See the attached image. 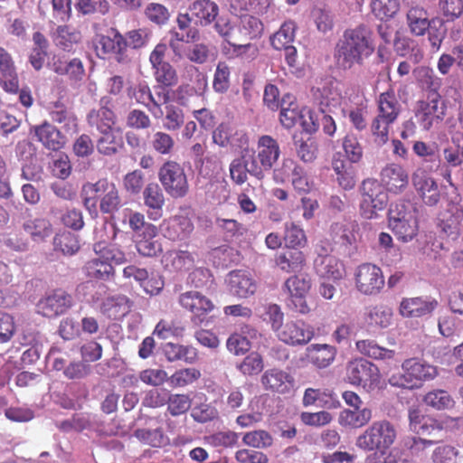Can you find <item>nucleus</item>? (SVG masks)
Wrapping results in <instances>:
<instances>
[{
  "mask_svg": "<svg viewBox=\"0 0 463 463\" xmlns=\"http://www.w3.org/2000/svg\"><path fill=\"white\" fill-rule=\"evenodd\" d=\"M374 50L373 32L368 25L360 24L344 31L335 44L334 55L340 68L350 70L354 65H363Z\"/></svg>",
  "mask_w": 463,
  "mask_h": 463,
  "instance_id": "1",
  "label": "nucleus"
},
{
  "mask_svg": "<svg viewBox=\"0 0 463 463\" xmlns=\"http://www.w3.org/2000/svg\"><path fill=\"white\" fill-rule=\"evenodd\" d=\"M438 368L417 357L405 359L402 364V373L393 374L389 379L392 386L405 389H419L425 382L435 379Z\"/></svg>",
  "mask_w": 463,
  "mask_h": 463,
  "instance_id": "2",
  "label": "nucleus"
},
{
  "mask_svg": "<svg viewBox=\"0 0 463 463\" xmlns=\"http://www.w3.org/2000/svg\"><path fill=\"white\" fill-rule=\"evenodd\" d=\"M397 435V429L392 422L388 420H375L357 437L355 445L366 452L376 450L385 454L395 443Z\"/></svg>",
  "mask_w": 463,
  "mask_h": 463,
  "instance_id": "3",
  "label": "nucleus"
},
{
  "mask_svg": "<svg viewBox=\"0 0 463 463\" xmlns=\"http://www.w3.org/2000/svg\"><path fill=\"white\" fill-rule=\"evenodd\" d=\"M158 179L172 198H183L189 191L186 174L183 166L174 160L165 161L158 171Z\"/></svg>",
  "mask_w": 463,
  "mask_h": 463,
  "instance_id": "4",
  "label": "nucleus"
},
{
  "mask_svg": "<svg viewBox=\"0 0 463 463\" xmlns=\"http://www.w3.org/2000/svg\"><path fill=\"white\" fill-rule=\"evenodd\" d=\"M360 211L363 217L373 219L378 211H383L388 203V195L383 186L376 179L368 178L363 181L360 187Z\"/></svg>",
  "mask_w": 463,
  "mask_h": 463,
  "instance_id": "5",
  "label": "nucleus"
},
{
  "mask_svg": "<svg viewBox=\"0 0 463 463\" xmlns=\"http://www.w3.org/2000/svg\"><path fill=\"white\" fill-rule=\"evenodd\" d=\"M93 43L99 58L105 59L109 55H114L119 63L128 61L127 39L116 28H109L106 34H96Z\"/></svg>",
  "mask_w": 463,
  "mask_h": 463,
  "instance_id": "6",
  "label": "nucleus"
},
{
  "mask_svg": "<svg viewBox=\"0 0 463 463\" xmlns=\"http://www.w3.org/2000/svg\"><path fill=\"white\" fill-rule=\"evenodd\" d=\"M167 49L165 43L156 44L149 55V62L156 83L163 87H173L178 82V74L175 67L165 61Z\"/></svg>",
  "mask_w": 463,
  "mask_h": 463,
  "instance_id": "7",
  "label": "nucleus"
},
{
  "mask_svg": "<svg viewBox=\"0 0 463 463\" xmlns=\"http://www.w3.org/2000/svg\"><path fill=\"white\" fill-rule=\"evenodd\" d=\"M85 194H101L99 208L101 213L110 214L121 207V199L116 184L108 179H99L96 183H87L82 187Z\"/></svg>",
  "mask_w": 463,
  "mask_h": 463,
  "instance_id": "8",
  "label": "nucleus"
},
{
  "mask_svg": "<svg viewBox=\"0 0 463 463\" xmlns=\"http://www.w3.org/2000/svg\"><path fill=\"white\" fill-rule=\"evenodd\" d=\"M346 374L351 384L369 388L376 386L381 380L378 367L364 358L349 362Z\"/></svg>",
  "mask_w": 463,
  "mask_h": 463,
  "instance_id": "9",
  "label": "nucleus"
},
{
  "mask_svg": "<svg viewBox=\"0 0 463 463\" xmlns=\"http://www.w3.org/2000/svg\"><path fill=\"white\" fill-rule=\"evenodd\" d=\"M73 306V298L67 291L57 288L47 293L37 303V311L48 318L65 314Z\"/></svg>",
  "mask_w": 463,
  "mask_h": 463,
  "instance_id": "10",
  "label": "nucleus"
},
{
  "mask_svg": "<svg viewBox=\"0 0 463 463\" xmlns=\"http://www.w3.org/2000/svg\"><path fill=\"white\" fill-rule=\"evenodd\" d=\"M355 287L364 295L378 294L384 286V277L380 267L372 263L359 265L354 273Z\"/></svg>",
  "mask_w": 463,
  "mask_h": 463,
  "instance_id": "11",
  "label": "nucleus"
},
{
  "mask_svg": "<svg viewBox=\"0 0 463 463\" xmlns=\"http://www.w3.org/2000/svg\"><path fill=\"white\" fill-rule=\"evenodd\" d=\"M248 155L256 160L260 174L269 171L280 156V147L278 141L269 135L259 137L256 150H245Z\"/></svg>",
  "mask_w": 463,
  "mask_h": 463,
  "instance_id": "12",
  "label": "nucleus"
},
{
  "mask_svg": "<svg viewBox=\"0 0 463 463\" xmlns=\"http://www.w3.org/2000/svg\"><path fill=\"white\" fill-rule=\"evenodd\" d=\"M411 184L422 202L429 206H435L440 200V192L435 179L426 170L418 168L411 175Z\"/></svg>",
  "mask_w": 463,
  "mask_h": 463,
  "instance_id": "13",
  "label": "nucleus"
},
{
  "mask_svg": "<svg viewBox=\"0 0 463 463\" xmlns=\"http://www.w3.org/2000/svg\"><path fill=\"white\" fill-rule=\"evenodd\" d=\"M281 342L291 345H305L314 337L313 328L303 320L288 321L276 333Z\"/></svg>",
  "mask_w": 463,
  "mask_h": 463,
  "instance_id": "14",
  "label": "nucleus"
},
{
  "mask_svg": "<svg viewBox=\"0 0 463 463\" xmlns=\"http://www.w3.org/2000/svg\"><path fill=\"white\" fill-rule=\"evenodd\" d=\"M193 215L191 209H180L178 213L165 222V236L171 241H183L189 238L194 229Z\"/></svg>",
  "mask_w": 463,
  "mask_h": 463,
  "instance_id": "15",
  "label": "nucleus"
},
{
  "mask_svg": "<svg viewBox=\"0 0 463 463\" xmlns=\"http://www.w3.org/2000/svg\"><path fill=\"white\" fill-rule=\"evenodd\" d=\"M229 170L232 181L238 185L247 182L248 175L258 180L264 178V174H260V170H258L256 160L252 156L248 155L246 151H242L240 157L231 162Z\"/></svg>",
  "mask_w": 463,
  "mask_h": 463,
  "instance_id": "16",
  "label": "nucleus"
},
{
  "mask_svg": "<svg viewBox=\"0 0 463 463\" xmlns=\"http://www.w3.org/2000/svg\"><path fill=\"white\" fill-rule=\"evenodd\" d=\"M287 288L295 311L300 314H307L310 307L306 301V295L311 288L310 279L303 276H291L284 284Z\"/></svg>",
  "mask_w": 463,
  "mask_h": 463,
  "instance_id": "17",
  "label": "nucleus"
},
{
  "mask_svg": "<svg viewBox=\"0 0 463 463\" xmlns=\"http://www.w3.org/2000/svg\"><path fill=\"white\" fill-rule=\"evenodd\" d=\"M260 382L266 391L279 394L291 392L295 385L294 377L288 372L279 368L266 370Z\"/></svg>",
  "mask_w": 463,
  "mask_h": 463,
  "instance_id": "18",
  "label": "nucleus"
},
{
  "mask_svg": "<svg viewBox=\"0 0 463 463\" xmlns=\"http://www.w3.org/2000/svg\"><path fill=\"white\" fill-rule=\"evenodd\" d=\"M389 226L397 239L403 242L411 241L418 234L417 218L410 213L398 212L397 215H394V211L390 210Z\"/></svg>",
  "mask_w": 463,
  "mask_h": 463,
  "instance_id": "19",
  "label": "nucleus"
},
{
  "mask_svg": "<svg viewBox=\"0 0 463 463\" xmlns=\"http://www.w3.org/2000/svg\"><path fill=\"white\" fill-rule=\"evenodd\" d=\"M179 304L191 312L194 319L200 322L205 320L215 306L213 301L198 291H187L179 296Z\"/></svg>",
  "mask_w": 463,
  "mask_h": 463,
  "instance_id": "20",
  "label": "nucleus"
},
{
  "mask_svg": "<svg viewBox=\"0 0 463 463\" xmlns=\"http://www.w3.org/2000/svg\"><path fill=\"white\" fill-rule=\"evenodd\" d=\"M445 104L438 92L428 95L426 100L420 101L417 116L425 129H430L435 120H441L445 115Z\"/></svg>",
  "mask_w": 463,
  "mask_h": 463,
  "instance_id": "21",
  "label": "nucleus"
},
{
  "mask_svg": "<svg viewBox=\"0 0 463 463\" xmlns=\"http://www.w3.org/2000/svg\"><path fill=\"white\" fill-rule=\"evenodd\" d=\"M462 221L463 206L458 203L451 202L440 214L439 227L445 235L455 240L461 232Z\"/></svg>",
  "mask_w": 463,
  "mask_h": 463,
  "instance_id": "22",
  "label": "nucleus"
},
{
  "mask_svg": "<svg viewBox=\"0 0 463 463\" xmlns=\"http://www.w3.org/2000/svg\"><path fill=\"white\" fill-rule=\"evenodd\" d=\"M164 269L170 273H184L194 266V256L188 250H167L161 260Z\"/></svg>",
  "mask_w": 463,
  "mask_h": 463,
  "instance_id": "23",
  "label": "nucleus"
},
{
  "mask_svg": "<svg viewBox=\"0 0 463 463\" xmlns=\"http://www.w3.org/2000/svg\"><path fill=\"white\" fill-rule=\"evenodd\" d=\"M19 78L12 55L0 47V85L8 93L18 91Z\"/></svg>",
  "mask_w": 463,
  "mask_h": 463,
  "instance_id": "24",
  "label": "nucleus"
},
{
  "mask_svg": "<svg viewBox=\"0 0 463 463\" xmlns=\"http://www.w3.org/2000/svg\"><path fill=\"white\" fill-rule=\"evenodd\" d=\"M383 186L392 193H402L409 184V176L406 170L400 165L390 164L383 168L381 172Z\"/></svg>",
  "mask_w": 463,
  "mask_h": 463,
  "instance_id": "25",
  "label": "nucleus"
},
{
  "mask_svg": "<svg viewBox=\"0 0 463 463\" xmlns=\"http://www.w3.org/2000/svg\"><path fill=\"white\" fill-rule=\"evenodd\" d=\"M228 288L232 295L239 298H247L254 295L257 284L248 272L232 270L228 275Z\"/></svg>",
  "mask_w": 463,
  "mask_h": 463,
  "instance_id": "26",
  "label": "nucleus"
},
{
  "mask_svg": "<svg viewBox=\"0 0 463 463\" xmlns=\"http://www.w3.org/2000/svg\"><path fill=\"white\" fill-rule=\"evenodd\" d=\"M437 306L438 301L430 298H404L400 305V313L404 317H422L430 315Z\"/></svg>",
  "mask_w": 463,
  "mask_h": 463,
  "instance_id": "27",
  "label": "nucleus"
},
{
  "mask_svg": "<svg viewBox=\"0 0 463 463\" xmlns=\"http://www.w3.org/2000/svg\"><path fill=\"white\" fill-rule=\"evenodd\" d=\"M214 27L217 33L232 47L235 56H241L250 50H253V53L257 52V48L250 43H237V23L231 24L227 19L219 18Z\"/></svg>",
  "mask_w": 463,
  "mask_h": 463,
  "instance_id": "28",
  "label": "nucleus"
},
{
  "mask_svg": "<svg viewBox=\"0 0 463 463\" xmlns=\"http://www.w3.org/2000/svg\"><path fill=\"white\" fill-rule=\"evenodd\" d=\"M34 135L43 146L52 151L62 148L66 143L65 137L61 131L49 122L34 127Z\"/></svg>",
  "mask_w": 463,
  "mask_h": 463,
  "instance_id": "29",
  "label": "nucleus"
},
{
  "mask_svg": "<svg viewBox=\"0 0 463 463\" xmlns=\"http://www.w3.org/2000/svg\"><path fill=\"white\" fill-rule=\"evenodd\" d=\"M237 43H247L257 39L263 33V24L256 16L250 14L241 15L237 22Z\"/></svg>",
  "mask_w": 463,
  "mask_h": 463,
  "instance_id": "30",
  "label": "nucleus"
},
{
  "mask_svg": "<svg viewBox=\"0 0 463 463\" xmlns=\"http://www.w3.org/2000/svg\"><path fill=\"white\" fill-rule=\"evenodd\" d=\"M85 274L88 278L100 281H114L116 269L105 258L97 256L88 260L84 265Z\"/></svg>",
  "mask_w": 463,
  "mask_h": 463,
  "instance_id": "31",
  "label": "nucleus"
},
{
  "mask_svg": "<svg viewBox=\"0 0 463 463\" xmlns=\"http://www.w3.org/2000/svg\"><path fill=\"white\" fill-rule=\"evenodd\" d=\"M144 204L148 208V216L152 220H158L162 216L165 205V195L159 184L149 183L143 190Z\"/></svg>",
  "mask_w": 463,
  "mask_h": 463,
  "instance_id": "32",
  "label": "nucleus"
},
{
  "mask_svg": "<svg viewBox=\"0 0 463 463\" xmlns=\"http://www.w3.org/2000/svg\"><path fill=\"white\" fill-rule=\"evenodd\" d=\"M131 300L125 295L118 294L108 297L100 305V312L111 319H119L129 313Z\"/></svg>",
  "mask_w": 463,
  "mask_h": 463,
  "instance_id": "33",
  "label": "nucleus"
},
{
  "mask_svg": "<svg viewBox=\"0 0 463 463\" xmlns=\"http://www.w3.org/2000/svg\"><path fill=\"white\" fill-rule=\"evenodd\" d=\"M352 163H347L340 153L334 155L332 168L336 175V181L344 190H351L355 186V175Z\"/></svg>",
  "mask_w": 463,
  "mask_h": 463,
  "instance_id": "34",
  "label": "nucleus"
},
{
  "mask_svg": "<svg viewBox=\"0 0 463 463\" xmlns=\"http://www.w3.org/2000/svg\"><path fill=\"white\" fill-rule=\"evenodd\" d=\"M52 70L61 76H67L71 81L78 82L83 80L85 70L82 61L79 58L53 60Z\"/></svg>",
  "mask_w": 463,
  "mask_h": 463,
  "instance_id": "35",
  "label": "nucleus"
},
{
  "mask_svg": "<svg viewBox=\"0 0 463 463\" xmlns=\"http://www.w3.org/2000/svg\"><path fill=\"white\" fill-rule=\"evenodd\" d=\"M276 265L284 272L301 271L306 265V256L298 249H288L280 252L275 259Z\"/></svg>",
  "mask_w": 463,
  "mask_h": 463,
  "instance_id": "36",
  "label": "nucleus"
},
{
  "mask_svg": "<svg viewBox=\"0 0 463 463\" xmlns=\"http://www.w3.org/2000/svg\"><path fill=\"white\" fill-rule=\"evenodd\" d=\"M190 12L195 24L208 25L215 20L219 13L218 5L212 0H196L190 6Z\"/></svg>",
  "mask_w": 463,
  "mask_h": 463,
  "instance_id": "37",
  "label": "nucleus"
},
{
  "mask_svg": "<svg viewBox=\"0 0 463 463\" xmlns=\"http://www.w3.org/2000/svg\"><path fill=\"white\" fill-rule=\"evenodd\" d=\"M377 116L395 122L401 112V105L392 90L383 92L377 99Z\"/></svg>",
  "mask_w": 463,
  "mask_h": 463,
  "instance_id": "38",
  "label": "nucleus"
},
{
  "mask_svg": "<svg viewBox=\"0 0 463 463\" xmlns=\"http://www.w3.org/2000/svg\"><path fill=\"white\" fill-rule=\"evenodd\" d=\"M87 122L90 128H96L100 134L112 130L116 122L113 110L107 107L92 109L87 115Z\"/></svg>",
  "mask_w": 463,
  "mask_h": 463,
  "instance_id": "39",
  "label": "nucleus"
},
{
  "mask_svg": "<svg viewBox=\"0 0 463 463\" xmlns=\"http://www.w3.org/2000/svg\"><path fill=\"white\" fill-rule=\"evenodd\" d=\"M315 266L317 272L327 279H340L345 273L343 263L332 255H326L317 259Z\"/></svg>",
  "mask_w": 463,
  "mask_h": 463,
  "instance_id": "40",
  "label": "nucleus"
},
{
  "mask_svg": "<svg viewBox=\"0 0 463 463\" xmlns=\"http://www.w3.org/2000/svg\"><path fill=\"white\" fill-rule=\"evenodd\" d=\"M81 33L70 26L59 25L56 29L54 42L56 46L64 52H72L81 43Z\"/></svg>",
  "mask_w": 463,
  "mask_h": 463,
  "instance_id": "41",
  "label": "nucleus"
},
{
  "mask_svg": "<svg viewBox=\"0 0 463 463\" xmlns=\"http://www.w3.org/2000/svg\"><path fill=\"white\" fill-rule=\"evenodd\" d=\"M372 416L369 408L345 409L340 412L338 421L341 426L357 429L365 426Z\"/></svg>",
  "mask_w": 463,
  "mask_h": 463,
  "instance_id": "42",
  "label": "nucleus"
},
{
  "mask_svg": "<svg viewBox=\"0 0 463 463\" xmlns=\"http://www.w3.org/2000/svg\"><path fill=\"white\" fill-rule=\"evenodd\" d=\"M93 250L97 256L105 258L112 265H122L130 260L128 254L116 243L98 241L93 244Z\"/></svg>",
  "mask_w": 463,
  "mask_h": 463,
  "instance_id": "43",
  "label": "nucleus"
},
{
  "mask_svg": "<svg viewBox=\"0 0 463 463\" xmlns=\"http://www.w3.org/2000/svg\"><path fill=\"white\" fill-rule=\"evenodd\" d=\"M406 19L411 33L416 36L424 35L430 26L428 12L423 7H411Z\"/></svg>",
  "mask_w": 463,
  "mask_h": 463,
  "instance_id": "44",
  "label": "nucleus"
},
{
  "mask_svg": "<svg viewBox=\"0 0 463 463\" xmlns=\"http://www.w3.org/2000/svg\"><path fill=\"white\" fill-rule=\"evenodd\" d=\"M336 350L329 345H313L307 349V357L318 368L329 366L335 360Z\"/></svg>",
  "mask_w": 463,
  "mask_h": 463,
  "instance_id": "45",
  "label": "nucleus"
},
{
  "mask_svg": "<svg viewBox=\"0 0 463 463\" xmlns=\"http://www.w3.org/2000/svg\"><path fill=\"white\" fill-rule=\"evenodd\" d=\"M392 309L384 304L369 307L366 312L367 323L374 327L387 328L392 321Z\"/></svg>",
  "mask_w": 463,
  "mask_h": 463,
  "instance_id": "46",
  "label": "nucleus"
},
{
  "mask_svg": "<svg viewBox=\"0 0 463 463\" xmlns=\"http://www.w3.org/2000/svg\"><path fill=\"white\" fill-rule=\"evenodd\" d=\"M357 350L364 355L378 360H392L395 351L380 346L375 340H359L355 344Z\"/></svg>",
  "mask_w": 463,
  "mask_h": 463,
  "instance_id": "47",
  "label": "nucleus"
},
{
  "mask_svg": "<svg viewBox=\"0 0 463 463\" xmlns=\"http://www.w3.org/2000/svg\"><path fill=\"white\" fill-rule=\"evenodd\" d=\"M134 436L142 443L154 448H163L169 444V439L165 435L162 428L155 430L137 429Z\"/></svg>",
  "mask_w": 463,
  "mask_h": 463,
  "instance_id": "48",
  "label": "nucleus"
},
{
  "mask_svg": "<svg viewBox=\"0 0 463 463\" xmlns=\"http://www.w3.org/2000/svg\"><path fill=\"white\" fill-rule=\"evenodd\" d=\"M24 229L35 241H42L52 234V224L44 218L28 220L24 223Z\"/></svg>",
  "mask_w": 463,
  "mask_h": 463,
  "instance_id": "49",
  "label": "nucleus"
},
{
  "mask_svg": "<svg viewBox=\"0 0 463 463\" xmlns=\"http://www.w3.org/2000/svg\"><path fill=\"white\" fill-rule=\"evenodd\" d=\"M370 8L377 19L387 21L400 10V0H371Z\"/></svg>",
  "mask_w": 463,
  "mask_h": 463,
  "instance_id": "50",
  "label": "nucleus"
},
{
  "mask_svg": "<svg viewBox=\"0 0 463 463\" xmlns=\"http://www.w3.org/2000/svg\"><path fill=\"white\" fill-rule=\"evenodd\" d=\"M296 24L293 21L285 22L271 38V45L277 50L291 46L295 39Z\"/></svg>",
  "mask_w": 463,
  "mask_h": 463,
  "instance_id": "51",
  "label": "nucleus"
},
{
  "mask_svg": "<svg viewBox=\"0 0 463 463\" xmlns=\"http://www.w3.org/2000/svg\"><path fill=\"white\" fill-rule=\"evenodd\" d=\"M423 402L427 406L438 411L450 409L455 404L451 395L447 391L440 389L427 392L423 397Z\"/></svg>",
  "mask_w": 463,
  "mask_h": 463,
  "instance_id": "52",
  "label": "nucleus"
},
{
  "mask_svg": "<svg viewBox=\"0 0 463 463\" xmlns=\"http://www.w3.org/2000/svg\"><path fill=\"white\" fill-rule=\"evenodd\" d=\"M202 376L201 371L194 367L176 370L169 378V385L173 388L185 387L198 381Z\"/></svg>",
  "mask_w": 463,
  "mask_h": 463,
  "instance_id": "53",
  "label": "nucleus"
},
{
  "mask_svg": "<svg viewBox=\"0 0 463 463\" xmlns=\"http://www.w3.org/2000/svg\"><path fill=\"white\" fill-rule=\"evenodd\" d=\"M123 147V139L117 136L113 131L101 133V137L97 140V149L99 153L104 156H112Z\"/></svg>",
  "mask_w": 463,
  "mask_h": 463,
  "instance_id": "54",
  "label": "nucleus"
},
{
  "mask_svg": "<svg viewBox=\"0 0 463 463\" xmlns=\"http://www.w3.org/2000/svg\"><path fill=\"white\" fill-rule=\"evenodd\" d=\"M127 94L130 99H135L137 103L146 107L149 111L153 110L151 101H154V96L146 82L143 81L129 86L127 89Z\"/></svg>",
  "mask_w": 463,
  "mask_h": 463,
  "instance_id": "55",
  "label": "nucleus"
},
{
  "mask_svg": "<svg viewBox=\"0 0 463 463\" xmlns=\"http://www.w3.org/2000/svg\"><path fill=\"white\" fill-rule=\"evenodd\" d=\"M157 234L146 236V233H139L136 241L137 252L144 257H156L162 251L161 243L156 240Z\"/></svg>",
  "mask_w": 463,
  "mask_h": 463,
  "instance_id": "56",
  "label": "nucleus"
},
{
  "mask_svg": "<svg viewBox=\"0 0 463 463\" xmlns=\"http://www.w3.org/2000/svg\"><path fill=\"white\" fill-rule=\"evenodd\" d=\"M264 368V360L258 352H251L246 355L237 369L245 376L258 375Z\"/></svg>",
  "mask_w": 463,
  "mask_h": 463,
  "instance_id": "57",
  "label": "nucleus"
},
{
  "mask_svg": "<svg viewBox=\"0 0 463 463\" xmlns=\"http://www.w3.org/2000/svg\"><path fill=\"white\" fill-rule=\"evenodd\" d=\"M280 92L279 88L271 83H269L264 88L263 92V103L264 105L272 111H277L280 106L287 103L288 99H293L290 94H285L282 99L279 98Z\"/></svg>",
  "mask_w": 463,
  "mask_h": 463,
  "instance_id": "58",
  "label": "nucleus"
},
{
  "mask_svg": "<svg viewBox=\"0 0 463 463\" xmlns=\"http://www.w3.org/2000/svg\"><path fill=\"white\" fill-rule=\"evenodd\" d=\"M284 241L286 248L298 249L307 244V236L301 227L290 222L285 226Z\"/></svg>",
  "mask_w": 463,
  "mask_h": 463,
  "instance_id": "59",
  "label": "nucleus"
},
{
  "mask_svg": "<svg viewBox=\"0 0 463 463\" xmlns=\"http://www.w3.org/2000/svg\"><path fill=\"white\" fill-rule=\"evenodd\" d=\"M342 146L350 163H359L362 160L364 148L354 134H346L343 138Z\"/></svg>",
  "mask_w": 463,
  "mask_h": 463,
  "instance_id": "60",
  "label": "nucleus"
},
{
  "mask_svg": "<svg viewBox=\"0 0 463 463\" xmlns=\"http://www.w3.org/2000/svg\"><path fill=\"white\" fill-rule=\"evenodd\" d=\"M151 146L159 155H170L175 149V141L170 134L156 131L152 136Z\"/></svg>",
  "mask_w": 463,
  "mask_h": 463,
  "instance_id": "61",
  "label": "nucleus"
},
{
  "mask_svg": "<svg viewBox=\"0 0 463 463\" xmlns=\"http://www.w3.org/2000/svg\"><path fill=\"white\" fill-rule=\"evenodd\" d=\"M242 442L251 448L266 449L272 445L273 438L267 430H257L246 432L243 435Z\"/></svg>",
  "mask_w": 463,
  "mask_h": 463,
  "instance_id": "62",
  "label": "nucleus"
},
{
  "mask_svg": "<svg viewBox=\"0 0 463 463\" xmlns=\"http://www.w3.org/2000/svg\"><path fill=\"white\" fill-rule=\"evenodd\" d=\"M231 69L230 67L223 61H220L214 71L213 80V89L217 93H225L230 88L231 85Z\"/></svg>",
  "mask_w": 463,
  "mask_h": 463,
  "instance_id": "63",
  "label": "nucleus"
},
{
  "mask_svg": "<svg viewBox=\"0 0 463 463\" xmlns=\"http://www.w3.org/2000/svg\"><path fill=\"white\" fill-rule=\"evenodd\" d=\"M454 146H449L443 149V158L447 166L458 167L463 164V138L462 140L452 137Z\"/></svg>",
  "mask_w": 463,
  "mask_h": 463,
  "instance_id": "64",
  "label": "nucleus"
}]
</instances>
